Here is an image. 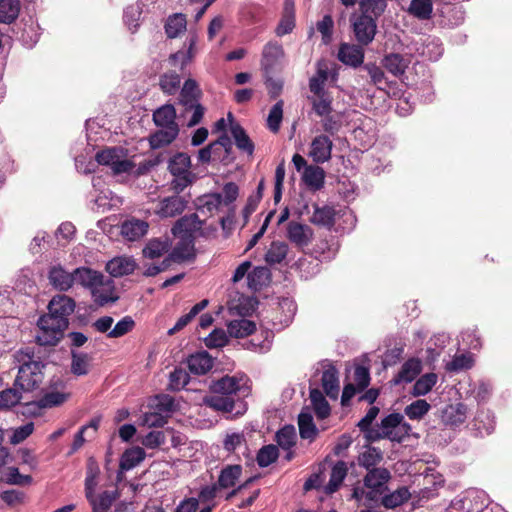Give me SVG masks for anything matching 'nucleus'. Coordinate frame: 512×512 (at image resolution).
<instances>
[{"instance_id": "412c9836", "label": "nucleus", "mask_w": 512, "mask_h": 512, "mask_svg": "<svg viewBox=\"0 0 512 512\" xmlns=\"http://www.w3.org/2000/svg\"><path fill=\"white\" fill-rule=\"evenodd\" d=\"M153 122L157 127L160 128H179L178 124L176 123V110L172 104H165L157 108L153 112Z\"/></svg>"}, {"instance_id": "c9c22d12", "label": "nucleus", "mask_w": 512, "mask_h": 512, "mask_svg": "<svg viewBox=\"0 0 512 512\" xmlns=\"http://www.w3.org/2000/svg\"><path fill=\"white\" fill-rule=\"evenodd\" d=\"M20 0H0V22L13 23L20 13Z\"/></svg>"}, {"instance_id": "8fccbe9b", "label": "nucleus", "mask_w": 512, "mask_h": 512, "mask_svg": "<svg viewBox=\"0 0 512 512\" xmlns=\"http://www.w3.org/2000/svg\"><path fill=\"white\" fill-rule=\"evenodd\" d=\"M205 403L218 411L232 412L235 402L232 397L223 394H214L205 398Z\"/></svg>"}, {"instance_id": "7c9ffc66", "label": "nucleus", "mask_w": 512, "mask_h": 512, "mask_svg": "<svg viewBox=\"0 0 512 512\" xmlns=\"http://www.w3.org/2000/svg\"><path fill=\"white\" fill-rule=\"evenodd\" d=\"M321 381L326 395L332 399H336L339 394V380L337 370L332 366L324 370Z\"/></svg>"}, {"instance_id": "9b49d317", "label": "nucleus", "mask_w": 512, "mask_h": 512, "mask_svg": "<svg viewBox=\"0 0 512 512\" xmlns=\"http://www.w3.org/2000/svg\"><path fill=\"white\" fill-rule=\"evenodd\" d=\"M90 291L94 302L100 306L114 303L118 300V296L115 295L113 281L105 278L104 275H102L101 279L97 281V284Z\"/></svg>"}, {"instance_id": "f03ea898", "label": "nucleus", "mask_w": 512, "mask_h": 512, "mask_svg": "<svg viewBox=\"0 0 512 512\" xmlns=\"http://www.w3.org/2000/svg\"><path fill=\"white\" fill-rule=\"evenodd\" d=\"M201 225L202 222L196 214L184 216L175 223L172 228L173 234L184 233L185 235L181 237L170 253V258L173 262L181 263L194 259L195 250L192 234L200 229Z\"/></svg>"}, {"instance_id": "7ed1b4c3", "label": "nucleus", "mask_w": 512, "mask_h": 512, "mask_svg": "<svg viewBox=\"0 0 512 512\" xmlns=\"http://www.w3.org/2000/svg\"><path fill=\"white\" fill-rule=\"evenodd\" d=\"M190 168L191 160L187 154L177 153L170 158L168 170L174 177L170 183V187L177 194L183 192L195 181V174Z\"/></svg>"}, {"instance_id": "ddd939ff", "label": "nucleus", "mask_w": 512, "mask_h": 512, "mask_svg": "<svg viewBox=\"0 0 512 512\" xmlns=\"http://www.w3.org/2000/svg\"><path fill=\"white\" fill-rule=\"evenodd\" d=\"M48 279L55 289L68 291L74 285V271L68 272L60 264H54L49 268Z\"/></svg>"}, {"instance_id": "603ef678", "label": "nucleus", "mask_w": 512, "mask_h": 512, "mask_svg": "<svg viewBox=\"0 0 512 512\" xmlns=\"http://www.w3.org/2000/svg\"><path fill=\"white\" fill-rule=\"evenodd\" d=\"M181 83L180 75L176 72H166L159 78L160 89L168 95H174Z\"/></svg>"}, {"instance_id": "423d86ee", "label": "nucleus", "mask_w": 512, "mask_h": 512, "mask_svg": "<svg viewBox=\"0 0 512 512\" xmlns=\"http://www.w3.org/2000/svg\"><path fill=\"white\" fill-rule=\"evenodd\" d=\"M350 20L356 40L361 45L370 44L376 34V20L370 16H362L356 13L352 14Z\"/></svg>"}, {"instance_id": "69168bd1", "label": "nucleus", "mask_w": 512, "mask_h": 512, "mask_svg": "<svg viewBox=\"0 0 512 512\" xmlns=\"http://www.w3.org/2000/svg\"><path fill=\"white\" fill-rule=\"evenodd\" d=\"M283 118V101L279 100L273 107L271 108L268 118H267V126L268 128L276 133L280 129V124Z\"/></svg>"}, {"instance_id": "338daca9", "label": "nucleus", "mask_w": 512, "mask_h": 512, "mask_svg": "<svg viewBox=\"0 0 512 512\" xmlns=\"http://www.w3.org/2000/svg\"><path fill=\"white\" fill-rule=\"evenodd\" d=\"M135 327V321L131 316H125L120 321L116 323V325L111 329L108 333L109 338H120Z\"/></svg>"}, {"instance_id": "f257e3e1", "label": "nucleus", "mask_w": 512, "mask_h": 512, "mask_svg": "<svg viewBox=\"0 0 512 512\" xmlns=\"http://www.w3.org/2000/svg\"><path fill=\"white\" fill-rule=\"evenodd\" d=\"M14 358L19 364L14 386L19 387L23 392L36 389L43 380L42 361L35 359L34 352L29 347L17 351Z\"/></svg>"}, {"instance_id": "72a5a7b5", "label": "nucleus", "mask_w": 512, "mask_h": 512, "mask_svg": "<svg viewBox=\"0 0 512 512\" xmlns=\"http://www.w3.org/2000/svg\"><path fill=\"white\" fill-rule=\"evenodd\" d=\"M146 453L141 447L127 449L120 460L121 470L128 471L136 467L145 459Z\"/></svg>"}, {"instance_id": "0e129e2a", "label": "nucleus", "mask_w": 512, "mask_h": 512, "mask_svg": "<svg viewBox=\"0 0 512 512\" xmlns=\"http://www.w3.org/2000/svg\"><path fill=\"white\" fill-rule=\"evenodd\" d=\"M195 45V41L191 39L189 48L187 51H178L172 54L169 58L170 64L173 66H179L181 70H183L186 65L192 60L194 53L193 48Z\"/></svg>"}, {"instance_id": "2eb2a0df", "label": "nucleus", "mask_w": 512, "mask_h": 512, "mask_svg": "<svg viewBox=\"0 0 512 512\" xmlns=\"http://www.w3.org/2000/svg\"><path fill=\"white\" fill-rule=\"evenodd\" d=\"M284 57V50L278 42H268L262 51L261 65L267 75Z\"/></svg>"}, {"instance_id": "c85d7f7f", "label": "nucleus", "mask_w": 512, "mask_h": 512, "mask_svg": "<svg viewBox=\"0 0 512 512\" xmlns=\"http://www.w3.org/2000/svg\"><path fill=\"white\" fill-rule=\"evenodd\" d=\"M330 75L329 68L325 62L317 63V71L314 76L309 80V90L312 94H318L324 92L325 84L328 81Z\"/></svg>"}, {"instance_id": "dca6fc26", "label": "nucleus", "mask_w": 512, "mask_h": 512, "mask_svg": "<svg viewBox=\"0 0 512 512\" xmlns=\"http://www.w3.org/2000/svg\"><path fill=\"white\" fill-rule=\"evenodd\" d=\"M186 204L187 202L181 196L166 197L160 201L157 214L164 218L175 217L185 210Z\"/></svg>"}, {"instance_id": "f8f14e48", "label": "nucleus", "mask_w": 512, "mask_h": 512, "mask_svg": "<svg viewBox=\"0 0 512 512\" xmlns=\"http://www.w3.org/2000/svg\"><path fill=\"white\" fill-rule=\"evenodd\" d=\"M333 143L324 134L316 136L310 145L309 157L317 164H322L331 159Z\"/></svg>"}, {"instance_id": "e2e57ef3", "label": "nucleus", "mask_w": 512, "mask_h": 512, "mask_svg": "<svg viewBox=\"0 0 512 512\" xmlns=\"http://www.w3.org/2000/svg\"><path fill=\"white\" fill-rule=\"evenodd\" d=\"M474 360L471 354L455 355L453 359L447 363L446 369L450 372H459L462 370L470 369L473 366Z\"/></svg>"}, {"instance_id": "1a4fd4ad", "label": "nucleus", "mask_w": 512, "mask_h": 512, "mask_svg": "<svg viewBox=\"0 0 512 512\" xmlns=\"http://www.w3.org/2000/svg\"><path fill=\"white\" fill-rule=\"evenodd\" d=\"M390 477V472L386 468H377L367 471L364 477V486L370 489V491H368L369 501L375 500L378 494L383 493Z\"/></svg>"}, {"instance_id": "bf43d9fd", "label": "nucleus", "mask_w": 512, "mask_h": 512, "mask_svg": "<svg viewBox=\"0 0 512 512\" xmlns=\"http://www.w3.org/2000/svg\"><path fill=\"white\" fill-rule=\"evenodd\" d=\"M276 441L277 444L285 449L289 450L291 447L295 445L296 441V431L295 428L291 425H286L283 428H281L276 433Z\"/></svg>"}, {"instance_id": "f704fd0d", "label": "nucleus", "mask_w": 512, "mask_h": 512, "mask_svg": "<svg viewBox=\"0 0 512 512\" xmlns=\"http://www.w3.org/2000/svg\"><path fill=\"white\" fill-rule=\"evenodd\" d=\"M170 245L167 237L151 239L143 248V255L149 259L159 258L169 250Z\"/></svg>"}, {"instance_id": "09e8293b", "label": "nucleus", "mask_w": 512, "mask_h": 512, "mask_svg": "<svg viewBox=\"0 0 512 512\" xmlns=\"http://www.w3.org/2000/svg\"><path fill=\"white\" fill-rule=\"evenodd\" d=\"M187 20L186 16L182 13H176L167 19L165 24V31L169 38L179 36L186 29Z\"/></svg>"}, {"instance_id": "37998d69", "label": "nucleus", "mask_w": 512, "mask_h": 512, "mask_svg": "<svg viewBox=\"0 0 512 512\" xmlns=\"http://www.w3.org/2000/svg\"><path fill=\"white\" fill-rule=\"evenodd\" d=\"M208 300L204 299V300H201L200 302H198L197 304H195L191 310L181 316L176 324L171 328L169 329L168 331V334L169 335H173L175 334L176 332L182 330L186 325H188V323H190L202 310H204L207 305H208Z\"/></svg>"}, {"instance_id": "4c0bfd02", "label": "nucleus", "mask_w": 512, "mask_h": 512, "mask_svg": "<svg viewBox=\"0 0 512 512\" xmlns=\"http://www.w3.org/2000/svg\"><path fill=\"white\" fill-rule=\"evenodd\" d=\"M385 0H361L359 2L360 13L358 15L370 16L377 20L386 9Z\"/></svg>"}, {"instance_id": "c756f323", "label": "nucleus", "mask_w": 512, "mask_h": 512, "mask_svg": "<svg viewBox=\"0 0 512 512\" xmlns=\"http://www.w3.org/2000/svg\"><path fill=\"white\" fill-rule=\"evenodd\" d=\"M359 466L365 468L367 471L377 469L376 467L383 460V453L379 448L368 446L358 456Z\"/></svg>"}, {"instance_id": "13d9d810", "label": "nucleus", "mask_w": 512, "mask_h": 512, "mask_svg": "<svg viewBox=\"0 0 512 512\" xmlns=\"http://www.w3.org/2000/svg\"><path fill=\"white\" fill-rule=\"evenodd\" d=\"M71 371L73 374L81 376L89 372L91 358L86 353H77L72 351Z\"/></svg>"}, {"instance_id": "a211bd4d", "label": "nucleus", "mask_w": 512, "mask_h": 512, "mask_svg": "<svg viewBox=\"0 0 512 512\" xmlns=\"http://www.w3.org/2000/svg\"><path fill=\"white\" fill-rule=\"evenodd\" d=\"M295 27V3L294 0H284L282 17L276 27L277 36H284L293 31Z\"/></svg>"}, {"instance_id": "79ce46f5", "label": "nucleus", "mask_w": 512, "mask_h": 512, "mask_svg": "<svg viewBox=\"0 0 512 512\" xmlns=\"http://www.w3.org/2000/svg\"><path fill=\"white\" fill-rule=\"evenodd\" d=\"M437 381V374L426 373L415 382L411 394L414 397L424 396L432 390V388L436 385Z\"/></svg>"}, {"instance_id": "a878e982", "label": "nucleus", "mask_w": 512, "mask_h": 512, "mask_svg": "<svg viewBox=\"0 0 512 512\" xmlns=\"http://www.w3.org/2000/svg\"><path fill=\"white\" fill-rule=\"evenodd\" d=\"M102 273L88 267H78L74 270V283L91 290L102 277Z\"/></svg>"}, {"instance_id": "39448f33", "label": "nucleus", "mask_w": 512, "mask_h": 512, "mask_svg": "<svg viewBox=\"0 0 512 512\" xmlns=\"http://www.w3.org/2000/svg\"><path fill=\"white\" fill-rule=\"evenodd\" d=\"M38 330L35 336L40 346H55L62 339L65 327L63 320L41 316L37 322Z\"/></svg>"}, {"instance_id": "5701e85b", "label": "nucleus", "mask_w": 512, "mask_h": 512, "mask_svg": "<svg viewBox=\"0 0 512 512\" xmlns=\"http://www.w3.org/2000/svg\"><path fill=\"white\" fill-rule=\"evenodd\" d=\"M421 369L422 365L420 360L411 358L402 365L401 370L394 377L393 383L398 385L403 382H412L419 375Z\"/></svg>"}, {"instance_id": "6e6d98bb", "label": "nucleus", "mask_w": 512, "mask_h": 512, "mask_svg": "<svg viewBox=\"0 0 512 512\" xmlns=\"http://www.w3.org/2000/svg\"><path fill=\"white\" fill-rule=\"evenodd\" d=\"M432 10L431 0H412L409 6V13L423 20L431 17Z\"/></svg>"}, {"instance_id": "3c124183", "label": "nucleus", "mask_w": 512, "mask_h": 512, "mask_svg": "<svg viewBox=\"0 0 512 512\" xmlns=\"http://www.w3.org/2000/svg\"><path fill=\"white\" fill-rule=\"evenodd\" d=\"M270 279V272L266 267H255L248 273V285L253 290H259L266 285Z\"/></svg>"}, {"instance_id": "58836bf2", "label": "nucleus", "mask_w": 512, "mask_h": 512, "mask_svg": "<svg viewBox=\"0 0 512 512\" xmlns=\"http://www.w3.org/2000/svg\"><path fill=\"white\" fill-rule=\"evenodd\" d=\"M242 473V467L240 465H228L223 468L218 478V486L226 489L235 485Z\"/></svg>"}, {"instance_id": "680f3d73", "label": "nucleus", "mask_w": 512, "mask_h": 512, "mask_svg": "<svg viewBox=\"0 0 512 512\" xmlns=\"http://www.w3.org/2000/svg\"><path fill=\"white\" fill-rule=\"evenodd\" d=\"M21 392L19 387L9 388L0 392V409H9L17 405L21 398Z\"/></svg>"}, {"instance_id": "6e6552de", "label": "nucleus", "mask_w": 512, "mask_h": 512, "mask_svg": "<svg viewBox=\"0 0 512 512\" xmlns=\"http://www.w3.org/2000/svg\"><path fill=\"white\" fill-rule=\"evenodd\" d=\"M313 235V230L307 224L290 221L286 225V238L299 249L309 246Z\"/></svg>"}, {"instance_id": "c03bdc74", "label": "nucleus", "mask_w": 512, "mask_h": 512, "mask_svg": "<svg viewBox=\"0 0 512 512\" xmlns=\"http://www.w3.org/2000/svg\"><path fill=\"white\" fill-rule=\"evenodd\" d=\"M403 420V415L400 413H391L385 418L381 420L380 426L377 430L374 431V434L370 435L373 439H384L386 437V433L389 431H393L397 424H400V421Z\"/></svg>"}, {"instance_id": "de8ad7c7", "label": "nucleus", "mask_w": 512, "mask_h": 512, "mask_svg": "<svg viewBox=\"0 0 512 512\" xmlns=\"http://www.w3.org/2000/svg\"><path fill=\"white\" fill-rule=\"evenodd\" d=\"M299 433L302 439L313 440L317 435V429L313 417L308 412H301L298 416Z\"/></svg>"}, {"instance_id": "f3484780", "label": "nucleus", "mask_w": 512, "mask_h": 512, "mask_svg": "<svg viewBox=\"0 0 512 512\" xmlns=\"http://www.w3.org/2000/svg\"><path fill=\"white\" fill-rule=\"evenodd\" d=\"M136 262L132 257L118 256L106 264L107 272L113 277H122L134 272Z\"/></svg>"}, {"instance_id": "864d4df0", "label": "nucleus", "mask_w": 512, "mask_h": 512, "mask_svg": "<svg viewBox=\"0 0 512 512\" xmlns=\"http://www.w3.org/2000/svg\"><path fill=\"white\" fill-rule=\"evenodd\" d=\"M278 456L279 450L276 445H265L257 453V464L263 468L268 467L277 460Z\"/></svg>"}, {"instance_id": "0eeeda50", "label": "nucleus", "mask_w": 512, "mask_h": 512, "mask_svg": "<svg viewBox=\"0 0 512 512\" xmlns=\"http://www.w3.org/2000/svg\"><path fill=\"white\" fill-rule=\"evenodd\" d=\"M76 307L75 301L64 294L54 296L48 305L49 313L44 317H52L55 320H63L65 327H68V317L74 312Z\"/></svg>"}, {"instance_id": "4d7b16f0", "label": "nucleus", "mask_w": 512, "mask_h": 512, "mask_svg": "<svg viewBox=\"0 0 512 512\" xmlns=\"http://www.w3.org/2000/svg\"><path fill=\"white\" fill-rule=\"evenodd\" d=\"M466 414L467 407L462 403H458L456 405L449 406L444 412V417L451 425H458L465 421Z\"/></svg>"}, {"instance_id": "a19ab883", "label": "nucleus", "mask_w": 512, "mask_h": 512, "mask_svg": "<svg viewBox=\"0 0 512 512\" xmlns=\"http://www.w3.org/2000/svg\"><path fill=\"white\" fill-rule=\"evenodd\" d=\"M116 499V493L113 491H104L98 496L93 494L87 500L92 506L93 512H107Z\"/></svg>"}, {"instance_id": "4be33fe9", "label": "nucleus", "mask_w": 512, "mask_h": 512, "mask_svg": "<svg viewBox=\"0 0 512 512\" xmlns=\"http://www.w3.org/2000/svg\"><path fill=\"white\" fill-rule=\"evenodd\" d=\"M411 63L408 55L390 53L383 59V66L394 76H401Z\"/></svg>"}, {"instance_id": "2f4dec72", "label": "nucleus", "mask_w": 512, "mask_h": 512, "mask_svg": "<svg viewBox=\"0 0 512 512\" xmlns=\"http://www.w3.org/2000/svg\"><path fill=\"white\" fill-rule=\"evenodd\" d=\"M289 251V246L282 241H273L265 254V261L269 265L282 263Z\"/></svg>"}, {"instance_id": "9d476101", "label": "nucleus", "mask_w": 512, "mask_h": 512, "mask_svg": "<svg viewBox=\"0 0 512 512\" xmlns=\"http://www.w3.org/2000/svg\"><path fill=\"white\" fill-rule=\"evenodd\" d=\"M247 378L244 375L223 376L210 384V390L214 394H223L231 397L246 384Z\"/></svg>"}, {"instance_id": "052dcab7", "label": "nucleus", "mask_w": 512, "mask_h": 512, "mask_svg": "<svg viewBox=\"0 0 512 512\" xmlns=\"http://www.w3.org/2000/svg\"><path fill=\"white\" fill-rule=\"evenodd\" d=\"M189 380L190 376L185 369L175 368L169 376V388L173 391H180L187 386Z\"/></svg>"}, {"instance_id": "a18cd8bd", "label": "nucleus", "mask_w": 512, "mask_h": 512, "mask_svg": "<svg viewBox=\"0 0 512 512\" xmlns=\"http://www.w3.org/2000/svg\"><path fill=\"white\" fill-rule=\"evenodd\" d=\"M431 405L424 399H418L404 408V414L410 420H422L430 411Z\"/></svg>"}, {"instance_id": "473e14b6", "label": "nucleus", "mask_w": 512, "mask_h": 512, "mask_svg": "<svg viewBox=\"0 0 512 512\" xmlns=\"http://www.w3.org/2000/svg\"><path fill=\"white\" fill-rule=\"evenodd\" d=\"M230 132L235 140L237 148L248 155L254 152V144L246 134L245 130L238 123H231Z\"/></svg>"}, {"instance_id": "393cba45", "label": "nucleus", "mask_w": 512, "mask_h": 512, "mask_svg": "<svg viewBox=\"0 0 512 512\" xmlns=\"http://www.w3.org/2000/svg\"><path fill=\"white\" fill-rule=\"evenodd\" d=\"M201 91L195 80L187 79L180 91L179 103L184 107L195 106L198 103Z\"/></svg>"}, {"instance_id": "e433bc0d", "label": "nucleus", "mask_w": 512, "mask_h": 512, "mask_svg": "<svg viewBox=\"0 0 512 512\" xmlns=\"http://www.w3.org/2000/svg\"><path fill=\"white\" fill-rule=\"evenodd\" d=\"M256 329L253 321L248 319L233 320L228 324V332L235 338H244L251 335Z\"/></svg>"}, {"instance_id": "aec40b11", "label": "nucleus", "mask_w": 512, "mask_h": 512, "mask_svg": "<svg viewBox=\"0 0 512 512\" xmlns=\"http://www.w3.org/2000/svg\"><path fill=\"white\" fill-rule=\"evenodd\" d=\"M189 371L195 375H204L213 367V359L206 351L192 354L187 359Z\"/></svg>"}, {"instance_id": "6ab92c4d", "label": "nucleus", "mask_w": 512, "mask_h": 512, "mask_svg": "<svg viewBox=\"0 0 512 512\" xmlns=\"http://www.w3.org/2000/svg\"><path fill=\"white\" fill-rule=\"evenodd\" d=\"M148 230V223L140 219H128L121 225V235L128 241H137L142 238Z\"/></svg>"}, {"instance_id": "ea45409f", "label": "nucleus", "mask_w": 512, "mask_h": 512, "mask_svg": "<svg viewBox=\"0 0 512 512\" xmlns=\"http://www.w3.org/2000/svg\"><path fill=\"white\" fill-rule=\"evenodd\" d=\"M314 112L319 116H326L332 111V97L327 92H321L318 94H313V97L309 98Z\"/></svg>"}, {"instance_id": "49530a36", "label": "nucleus", "mask_w": 512, "mask_h": 512, "mask_svg": "<svg viewBox=\"0 0 512 512\" xmlns=\"http://www.w3.org/2000/svg\"><path fill=\"white\" fill-rule=\"evenodd\" d=\"M310 400L318 418L325 419L330 414V406L323 393L314 388L310 390Z\"/></svg>"}, {"instance_id": "bb28decb", "label": "nucleus", "mask_w": 512, "mask_h": 512, "mask_svg": "<svg viewBox=\"0 0 512 512\" xmlns=\"http://www.w3.org/2000/svg\"><path fill=\"white\" fill-rule=\"evenodd\" d=\"M348 467L344 461H338L334 464L331 470L330 479L325 486V493L332 494L336 492L347 476Z\"/></svg>"}, {"instance_id": "20e7f679", "label": "nucleus", "mask_w": 512, "mask_h": 512, "mask_svg": "<svg viewBox=\"0 0 512 512\" xmlns=\"http://www.w3.org/2000/svg\"><path fill=\"white\" fill-rule=\"evenodd\" d=\"M95 158L100 165L109 166L114 175L130 173L135 168V163L126 158V150L121 147L103 149Z\"/></svg>"}, {"instance_id": "774afa93", "label": "nucleus", "mask_w": 512, "mask_h": 512, "mask_svg": "<svg viewBox=\"0 0 512 512\" xmlns=\"http://www.w3.org/2000/svg\"><path fill=\"white\" fill-rule=\"evenodd\" d=\"M67 398H68V395L63 392L51 391V392L44 394L39 399L38 404L42 408H51V407L61 405L62 403H64L67 400Z\"/></svg>"}, {"instance_id": "5fc2aeb1", "label": "nucleus", "mask_w": 512, "mask_h": 512, "mask_svg": "<svg viewBox=\"0 0 512 512\" xmlns=\"http://www.w3.org/2000/svg\"><path fill=\"white\" fill-rule=\"evenodd\" d=\"M311 222L322 226H331L334 221V209L329 206H315Z\"/></svg>"}, {"instance_id": "cd10ccee", "label": "nucleus", "mask_w": 512, "mask_h": 512, "mask_svg": "<svg viewBox=\"0 0 512 512\" xmlns=\"http://www.w3.org/2000/svg\"><path fill=\"white\" fill-rule=\"evenodd\" d=\"M305 184L312 190H320L325 183V171L319 166L309 165L303 173Z\"/></svg>"}, {"instance_id": "4468645a", "label": "nucleus", "mask_w": 512, "mask_h": 512, "mask_svg": "<svg viewBox=\"0 0 512 512\" xmlns=\"http://www.w3.org/2000/svg\"><path fill=\"white\" fill-rule=\"evenodd\" d=\"M337 57L339 61L345 65L357 67L363 63L364 51L358 45L342 43L339 47Z\"/></svg>"}, {"instance_id": "b1692460", "label": "nucleus", "mask_w": 512, "mask_h": 512, "mask_svg": "<svg viewBox=\"0 0 512 512\" xmlns=\"http://www.w3.org/2000/svg\"><path fill=\"white\" fill-rule=\"evenodd\" d=\"M179 128L169 127L161 128L149 137L151 148L158 149L171 144L178 136Z\"/></svg>"}]
</instances>
